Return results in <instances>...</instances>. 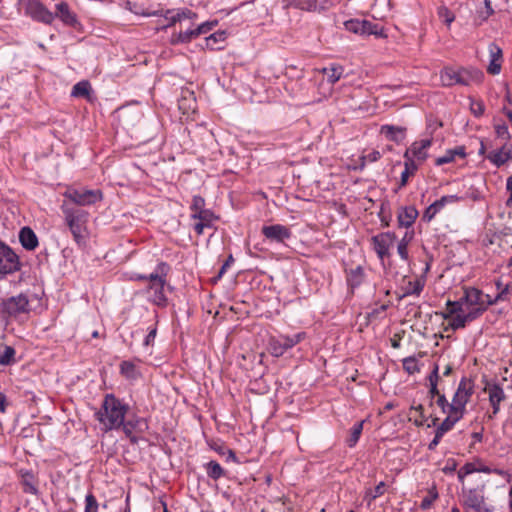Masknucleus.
I'll return each mask as SVG.
<instances>
[{"instance_id": "obj_1", "label": "nucleus", "mask_w": 512, "mask_h": 512, "mask_svg": "<svg viewBox=\"0 0 512 512\" xmlns=\"http://www.w3.org/2000/svg\"><path fill=\"white\" fill-rule=\"evenodd\" d=\"M129 411V405L114 394H106L95 418L104 432L119 430Z\"/></svg>"}, {"instance_id": "obj_2", "label": "nucleus", "mask_w": 512, "mask_h": 512, "mask_svg": "<svg viewBox=\"0 0 512 512\" xmlns=\"http://www.w3.org/2000/svg\"><path fill=\"white\" fill-rule=\"evenodd\" d=\"M65 224L68 226L74 241L79 246L86 244L89 237V213L83 209L70 206L64 202L61 206Z\"/></svg>"}, {"instance_id": "obj_3", "label": "nucleus", "mask_w": 512, "mask_h": 512, "mask_svg": "<svg viewBox=\"0 0 512 512\" xmlns=\"http://www.w3.org/2000/svg\"><path fill=\"white\" fill-rule=\"evenodd\" d=\"M170 266L166 262H159L155 270L149 274L146 293L148 300L160 307L167 305V297L165 294V286L167 285V276Z\"/></svg>"}, {"instance_id": "obj_4", "label": "nucleus", "mask_w": 512, "mask_h": 512, "mask_svg": "<svg viewBox=\"0 0 512 512\" xmlns=\"http://www.w3.org/2000/svg\"><path fill=\"white\" fill-rule=\"evenodd\" d=\"M484 74L476 68H454L445 67L440 71V80L443 86L454 85L469 86L473 83H481Z\"/></svg>"}, {"instance_id": "obj_5", "label": "nucleus", "mask_w": 512, "mask_h": 512, "mask_svg": "<svg viewBox=\"0 0 512 512\" xmlns=\"http://www.w3.org/2000/svg\"><path fill=\"white\" fill-rule=\"evenodd\" d=\"M474 387V382L471 379L463 377L460 380L452 398L450 407L451 412L462 417L464 416L466 412V405L474 393Z\"/></svg>"}, {"instance_id": "obj_6", "label": "nucleus", "mask_w": 512, "mask_h": 512, "mask_svg": "<svg viewBox=\"0 0 512 512\" xmlns=\"http://www.w3.org/2000/svg\"><path fill=\"white\" fill-rule=\"evenodd\" d=\"M484 485L476 488H462L461 502L462 505L475 512H492V507H489L485 502Z\"/></svg>"}, {"instance_id": "obj_7", "label": "nucleus", "mask_w": 512, "mask_h": 512, "mask_svg": "<svg viewBox=\"0 0 512 512\" xmlns=\"http://www.w3.org/2000/svg\"><path fill=\"white\" fill-rule=\"evenodd\" d=\"M64 197L79 206H90L102 200L103 195L99 189H75L70 188L64 193Z\"/></svg>"}, {"instance_id": "obj_8", "label": "nucleus", "mask_w": 512, "mask_h": 512, "mask_svg": "<svg viewBox=\"0 0 512 512\" xmlns=\"http://www.w3.org/2000/svg\"><path fill=\"white\" fill-rule=\"evenodd\" d=\"M0 310L10 317L28 313L30 311L29 299L25 294L9 297L0 303Z\"/></svg>"}, {"instance_id": "obj_9", "label": "nucleus", "mask_w": 512, "mask_h": 512, "mask_svg": "<svg viewBox=\"0 0 512 512\" xmlns=\"http://www.w3.org/2000/svg\"><path fill=\"white\" fill-rule=\"evenodd\" d=\"M305 337H306L305 332H299L292 336L280 335L277 338H272L269 343L271 354L275 357H280L288 349L293 348L295 345H297L302 340H304Z\"/></svg>"}, {"instance_id": "obj_10", "label": "nucleus", "mask_w": 512, "mask_h": 512, "mask_svg": "<svg viewBox=\"0 0 512 512\" xmlns=\"http://www.w3.org/2000/svg\"><path fill=\"white\" fill-rule=\"evenodd\" d=\"M395 241L396 235L391 231L379 233L371 238L373 250L381 261L390 257V248Z\"/></svg>"}, {"instance_id": "obj_11", "label": "nucleus", "mask_w": 512, "mask_h": 512, "mask_svg": "<svg viewBox=\"0 0 512 512\" xmlns=\"http://www.w3.org/2000/svg\"><path fill=\"white\" fill-rule=\"evenodd\" d=\"M19 269V257L8 245L0 241V274H12Z\"/></svg>"}, {"instance_id": "obj_12", "label": "nucleus", "mask_w": 512, "mask_h": 512, "mask_svg": "<svg viewBox=\"0 0 512 512\" xmlns=\"http://www.w3.org/2000/svg\"><path fill=\"white\" fill-rule=\"evenodd\" d=\"M462 297L465 303L466 312L469 314H475V319L484 313V310L481 308L483 304V291L475 287H467L464 289Z\"/></svg>"}, {"instance_id": "obj_13", "label": "nucleus", "mask_w": 512, "mask_h": 512, "mask_svg": "<svg viewBox=\"0 0 512 512\" xmlns=\"http://www.w3.org/2000/svg\"><path fill=\"white\" fill-rule=\"evenodd\" d=\"M25 14L44 24H51L55 19L54 13L48 10L39 0H27Z\"/></svg>"}, {"instance_id": "obj_14", "label": "nucleus", "mask_w": 512, "mask_h": 512, "mask_svg": "<svg viewBox=\"0 0 512 512\" xmlns=\"http://www.w3.org/2000/svg\"><path fill=\"white\" fill-rule=\"evenodd\" d=\"M120 429H122L123 433L129 439L131 444H137L139 442V437L136 434H142L147 431L148 423L144 418L134 416L127 421L124 420Z\"/></svg>"}, {"instance_id": "obj_15", "label": "nucleus", "mask_w": 512, "mask_h": 512, "mask_svg": "<svg viewBox=\"0 0 512 512\" xmlns=\"http://www.w3.org/2000/svg\"><path fill=\"white\" fill-rule=\"evenodd\" d=\"M345 29L359 35H382L378 25L367 20L350 19L344 22Z\"/></svg>"}, {"instance_id": "obj_16", "label": "nucleus", "mask_w": 512, "mask_h": 512, "mask_svg": "<svg viewBox=\"0 0 512 512\" xmlns=\"http://www.w3.org/2000/svg\"><path fill=\"white\" fill-rule=\"evenodd\" d=\"M261 232L267 240L275 243H285L292 235L291 230L281 224L263 226Z\"/></svg>"}, {"instance_id": "obj_17", "label": "nucleus", "mask_w": 512, "mask_h": 512, "mask_svg": "<svg viewBox=\"0 0 512 512\" xmlns=\"http://www.w3.org/2000/svg\"><path fill=\"white\" fill-rule=\"evenodd\" d=\"M432 145L431 139H421L419 141H415L411 144V146L405 151L403 157L404 158H412L420 163H423L428 157V150Z\"/></svg>"}, {"instance_id": "obj_18", "label": "nucleus", "mask_w": 512, "mask_h": 512, "mask_svg": "<svg viewBox=\"0 0 512 512\" xmlns=\"http://www.w3.org/2000/svg\"><path fill=\"white\" fill-rule=\"evenodd\" d=\"M486 158L497 168L512 160V143H502L499 148L490 151Z\"/></svg>"}, {"instance_id": "obj_19", "label": "nucleus", "mask_w": 512, "mask_h": 512, "mask_svg": "<svg viewBox=\"0 0 512 512\" xmlns=\"http://www.w3.org/2000/svg\"><path fill=\"white\" fill-rule=\"evenodd\" d=\"M460 197L457 195H445L439 200L430 204L423 213V220L430 222L447 204L458 202Z\"/></svg>"}, {"instance_id": "obj_20", "label": "nucleus", "mask_w": 512, "mask_h": 512, "mask_svg": "<svg viewBox=\"0 0 512 512\" xmlns=\"http://www.w3.org/2000/svg\"><path fill=\"white\" fill-rule=\"evenodd\" d=\"M489 51V64L487 72L491 75H498L501 72L503 53L502 49L494 42L488 45Z\"/></svg>"}, {"instance_id": "obj_21", "label": "nucleus", "mask_w": 512, "mask_h": 512, "mask_svg": "<svg viewBox=\"0 0 512 512\" xmlns=\"http://www.w3.org/2000/svg\"><path fill=\"white\" fill-rule=\"evenodd\" d=\"M197 17L196 13L188 8L181 9H167L163 14V18L168 21L166 27L172 26L177 22H181L185 19L193 20Z\"/></svg>"}, {"instance_id": "obj_22", "label": "nucleus", "mask_w": 512, "mask_h": 512, "mask_svg": "<svg viewBox=\"0 0 512 512\" xmlns=\"http://www.w3.org/2000/svg\"><path fill=\"white\" fill-rule=\"evenodd\" d=\"M56 13L54 14L55 18H59L63 24L75 27L78 24L77 16L74 12L71 11L69 5L62 1L55 6Z\"/></svg>"}, {"instance_id": "obj_23", "label": "nucleus", "mask_w": 512, "mask_h": 512, "mask_svg": "<svg viewBox=\"0 0 512 512\" xmlns=\"http://www.w3.org/2000/svg\"><path fill=\"white\" fill-rule=\"evenodd\" d=\"M418 217V210L414 206L401 207L397 213L399 227H411Z\"/></svg>"}, {"instance_id": "obj_24", "label": "nucleus", "mask_w": 512, "mask_h": 512, "mask_svg": "<svg viewBox=\"0 0 512 512\" xmlns=\"http://www.w3.org/2000/svg\"><path fill=\"white\" fill-rule=\"evenodd\" d=\"M191 218L194 220H198L194 224V230L198 235H202L204 233L205 228H211L214 220V215L211 211L202 212L201 214H191Z\"/></svg>"}, {"instance_id": "obj_25", "label": "nucleus", "mask_w": 512, "mask_h": 512, "mask_svg": "<svg viewBox=\"0 0 512 512\" xmlns=\"http://www.w3.org/2000/svg\"><path fill=\"white\" fill-rule=\"evenodd\" d=\"M19 241L26 250H34L38 246V238L30 227H23L19 232Z\"/></svg>"}, {"instance_id": "obj_26", "label": "nucleus", "mask_w": 512, "mask_h": 512, "mask_svg": "<svg viewBox=\"0 0 512 512\" xmlns=\"http://www.w3.org/2000/svg\"><path fill=\"white\" fill-rule=\"evenodd\" d=\"M405 128L394 126V125H382L380 128V132L384 135L388 140L394 141L396 143H400L405 138Z\"/></svg>"}, {"instance_id": "obj_27", "label": "nucleus", "mask_w": 512, "mask_h": 512, "mask_svg": "<svg viewBox=\"0 0 512 512\" xmlns=\"http://www.w3.org/2000/svg\"><path fill=\"white\" fill-rule=\"evenodd\" d=\"M346 280L349 288H358L365 280V273L362 266H357L346 271Z\"/></svg>"}, {"instance_id": "obj_28", "label": "nucleus", "mask_w": 512, "mask_h": 512, "mask_svg": "<svg viewBox=\"0 0 512 512\" xmlns=\"http://www.w3.org/2000/svg\"><path fill=\"white\" fill-rule=\"evenodd\" d=\"M71 96L75 98H85L92 101V86L89 81L82 80L77 82L71 90Z\"/></svg>"}, {"instance_id": "obj_29", "label": "nucleus", "mask_w": 512, "mask_h": 512, "mask_svg": "<svg viewBox=\"0 0 512 512\" xmlns=\"http://www.w3.org/2000/svg\"><path fill=\"white\" fill-rule=\"evenodd\" d=\"M466 308L465 303L463 301V297H461L457 301L448 300L446 302V311L442 313V317L447 320L449 317H452L456 314H465Z\"/></svg>"}, {"instance_id": "obj_30", "label": "nucleus", "mask_w": 512, "mask_h": 512, "mask_svg": "<svg viewBox=\"0 0 512 512\" xmlns=\"http://www.w3.org/2000/svg\"><path fill=\"white\" fill-rule=\"evenodd\" d=\"M456 156L464 158L466 156L465 148L463 146L456 147L454 149L447 150L444 155L438 157L435 161L437 166L451 163L455 160Z\"/></svg>"}, {"instance_id": "obj_31", "label": "nucleus", "mask_w": 512, "mask_h": 512, "mask_svg": "<svg viewBox=\"0 0 512 512\" xmlns=\"http://www.w3.org/2000/svg\"><path fill=\"white\" fill-rule=\"evenodd\" d=\"M321 72L327 77V81L333 85L342 78L344 67L339 64H331L328 67L322 68Z\"/></svg>"}, {"instance_id": "obj_32", "label": "nucleus", "mask_w": 512, "mask_h": 512, "mask_svg": "<svg viewBox=\"0 0 512 512\" xmlns=\"http://www.w3.org/2000/svg\"><path fill=\"white\" fill-rule=\"evenodd\" d=\"M120 373L128 380H137L140 376V370L133 361H122L120 364Z\"/></svg>"}, {"instance_id": "obj_33", "label": "nucleus", "mask_w": 512, "mask_h": 512, "mask_svg": "<svg viewBox=\"0 0 512 512\" xmlns=\"http://www.w3.org/2000/svg\"><path fill=\"white\" fill-rule=\"evenodd\" d=\"M447 320H449V326L452 330H458L464 328L468 322L475 320V314H469L468 312L465 314H456L449 317Z\"/></svg>"}, {"instance_id": "obj_34", "label": "nucleus", "mask_w": 512, "mask_h": 512, "mask_svg": "<svg viewBox=\"0 0 512 512\" xmlns=\"http://www.w3.org/2000/svg\"><path fill=\"white\" fill-rule=\"evenodd\" d=\"M413 238L414 231H406L402 239L398 242L397 253L399 254L400 258L404 261H407L409 259L408 245Z\"/></svg>"}, {"instance_id": "obj_35", "label": "nucleus", "mask_w": 512, "mask_h": 512, "mask_svg": "<svg viewBox=\"0 0 512 512\" xmlns=\"http://www.w3.org/2000/svg\"><path fill=\"white\" fill-rule=\"evenodd\" d=\"M197 37L198 36L195 31V28L187 29L185 31H181L179 33L172 34V36L170 38V43L173 45L189 43Z\"/></svg>"}, {"instance_id": "obj_36", "label": "nucleus", "mask_w": 512, "mask_h": 512, "mask_svg": "<svg viewBox=\"0 0 512 512\" xmlns=\"http://www.w3.org/2000/svg\"><path fill=\"white\" fill-rule=\"evenodd\" d=\"M21 482H22V485H23V491L25 493H29V494H37L38 493V489L35 485V479H34V475L32 472L30 471H25L22 473L21 475Z\"/></svg>"}, {"instance_id": "obj_37", "label": "nucleus", "mask_w": 512, "mask_h": 512, "mask_svg": "<svg viewBox=\"0 0 512 512\" xmlns=\"http://www.w3.org/2000/svg\"><path fill=\"white\" fill-rule=\"evenodd\" d=\"M488 393L489 402H502L505 399V393L499 384H488L485 387Z\"/></svg>"}, {"instance_id": "obj_38", "label": "nucleus", "mask_w": 512, "mask_h": 512, "mask_svg": "<svg viewBox=\"0 0 512 512\" xmlns=\"http://www.w3.org/2000/svg\"><path fill=\"white\" fill-rule=\"evenodd\" d=\"M425 281L423 279H416L415 281H409L404 288V294L400 297H406L410 295L419 296L423 291Z\"/></svg>"}, {"instance_id": "obj_39", "label": "nucleus", "mask_w": 512, "mask_h": 512, "mask_svg": "<svg viewBox=\"0 0 512 512\" xmlns=\"http://www.w3.org/2000/svg\"><path fill=\"white\" fill-rule=\"evenodd\" d=\"M206 473L209 478L218 480L225 475L224 469L216 461H210L205 464Z\"/></svg>"}, {"instance_id": "obj_40", "label": "nucleus", "mask_w": 512, "mask_h": 512, "mask_svg": "<svg viewBox=\"0 0 512 512\" xmlns=\"http://www.w3.org/2000/svg\"><path fill=\"white\" fill-rule=\"evenodd\" d=\"M364 421L357 422L353 425L350 430V435L346 440L347 445L352 448L354 447L362 434Z\"/></svg>"}, {"instance_id": "obj_41", "label": "nucleus", "mask_w": 512, "mask_h": 512, "mask_svg": "<svg viewBox=\"0 0 512 512\" xmlns=\"http://www.w3.org/2000/svg\"><path fill=\"white\" fill-rule=\"evenodd\" d=\"M15 349L12 346L1 345L0 346V365H10L14 361Z\"/></svg>"}, {"instance_id": "obj_42", "label": "nucleus", "mask_w": 512, "mask_h": 512, "mask_svg": "<svg viewBox=\"0 0 512 512\" xmlns=\"http://www.w3.org/2000/svg\"><path fill=\"white\" fill-rule=\"evenodd\" d=\"M463 417L459 416L453 412L450 411V413L447 415V417L442 421V423L438 426L441 431H443L445 434L453 429L455 424L460 421Z\"/></svg>"}, {"instance_id": "obj_43", "label": "nucleus", "mask_w": 512, "mask_h": 512, "mask_svg": "<svg viewBox=\"0 0 512 512\" xmlns=\"http://www.w3.org/2000/svg\"><path fill=\"white\" fill-rule=\"evenodd\" d=\"M403 369L410 375L420 372V366L415 356H409L402 360Z\"/></svg>"}, {"instance_id": "obj_44", "label": "nucleus", "mask_w": 512, "mask_h": 512, "mask_svg": "<svg viewBox=\"0 0 512 512\" xmlns=\"http://www.w3.org/2000/svg\"><path fill=\"white\" fill-rule=\"evenodd\" d=\"M225 39H226V32H224V31L215 32L206 38V46L212 50L219 49V47H216L215 45L217 43L224 42Z\"/></svg>"}, {"instance_id": "obj_45", "label": "nucleus", "mask_w": 512, "mask_h": 512, "mask_svg": "<svg viewBox=\"0 0 512 512\" xmlns=\"http://www.w3.org/2000/svg\"><path fill=\"white\" fill-rule=\"evenodd\" d=\"M495 133L498 139L502 141V143H511V134L509 132L508 126L506 124H496L494 126Z\"/></svg>"}, {"instance_id": "obj_46", "label": "nucleus", "mask_w": 512, "mask_h": 512, "mask_svg": "<svg viewBox=\"0 0 512 512\" xmlns=\"http://www.w3.org/2000/svg\"><path fill=\"white\" fill-rule=\"evenodd\" d=\"M190 209L192 211V214H201L202 212L210 211L208 209H205V200L199 195L193 196Z\"/></svg>"}, {"instance_id": "obj_47", "label": "nucleus", "mask_w": 512, "mask_h": 512, "mask_svg": "<svg viewBox=\"0 0 512 512\" xmlns=\"http://www.w3.org/2000/svg\"><path fill=\"white\" fill-rule=\"evenodd\" d=\"M385 483L380 482L374 489H370L366 492L365 498L369 500V503L379 498L384 494Z\"/></svg>"}, {"instance_id": "obj_48", "label": "nucleus", "mask_w": 512, "mask_h": 512, "mask_svg": "<svg viewBox=\"0 0 512 512\" xmlns=\"http://www.w3.org/2000/svg\"><path fill=\"white\" fill-rule=\"evenodd\" d=\"M470 110L475 117H480L485 112V105L481 100H471Z\"/></svg>"}, {"instance_id": "obj_49", "label": "nucleus", "mask_w": 512, "mask_h": 512, "mask_svg": "<svg viewBox=\"0 0 512 512\" xmlns=\"http://www.w3.org/2000/svg\"><path fill=\"white\" fill-rule=\"evenodd\" d=\"M84 512H98V502L95 496L91 493L85 497V511Z\"/></svg>"}, {"instance_id": "obj_50", "label": "nucleus", "mask_w": 512, "mask_h": 512, "mask_svg": "<svg viewBox=\"0 0 512 512\" xmlns=\"http://www.w3.org/2000/svg\"><path fill=\"white\" fill-rule=\"evenodd\" d=\"M438 498V492L435 488L431 489L429 491V495L423 498L421 501L420 507L423 510L429 509L432 505V503Z\"/></svg>"}, {"instance_id": "obj_51", "label": "nucleus", "mask_w": 512, "mask_h": 512, "mask_svg": "<svg viewBox=\"0 0 512 512\" xmlns=\"http://www.w3.org/2000/svg\"><path fill=\"white\" fill-rule=\"evenodd\" d=\"M422 163L413 160L412 158H404V170L414 175Z\"/></svg>"}, {"instance_id": "obj_52", "label": "nucleus", "mask_w": 512, "mask_h": 512, "mask_svg": "<svg viewBox=\"0 0 512 512\" xmlns=\"http://www.w3.org/2000/svg\"><path fill=\"white\" fill-rule=\"evenodd\" d=\"M217 23H218L217 21H207V22H204V23L198 25L195 28L197 36L199 37L202 34L208 33L217 25Z\"/></svg>"}, {"instance_id": "obj_53", "label": "nucleus", "mask_w": 512, "mask_h": 512, "mask_svg": "<svg viewBox=\"0 0 512 512\" xmlns=\"http://www.w3.org/2000/svg\"><path fill=\"white\" fill-rule=\"evenodd\" d=\"M436 403L441 408L443 413H450L451 403L448 402L444 394L439 395Z\"/></svg>"}, {"instance_id": "obj_54", "label": "nucleus", "mask_w": 512, "mask_h": 512, "mask_svg": "<svg viewBox=\"0 0 512 512\" xmlns=\"http://www.w3.org/2000/svg\"><path fill=\"white\" fill-rule=\"evenodd\" d=\"M510 293V287L509 285H505L504 287L499 290L497 295L494 297V301H497V303L506 301L508 299V295Z\"/></svg>"}, {"instance_id": "obj_55", "label": "nucleus", "mask_w": 512, "mask_h": 512, "mask_svg": "<svg viewBox=\"0 0 512 512\" xmlns=\"http://www.w3.org/2000/svg\"><path fill=\"white\" fill-rule=\"evenodd\" d=\"M439 16L444 19L447 25H450L454 21V15L446 7L439 10Z\"/></svg>"}, {"instance_id": "obj_56", "label": "nucleus", "mask_w": 512, "mask_h": 512, "mask_svg": "<svg viewBox=\"0 0 512 512\" xmlns=\"http://www.w3.org/2000/svg\"><path fill=\"white\" fill-rule=\"evenodd\" d=\"M506 191L509 193V196L505 201V205L512 208V174L506 179Z\"/></svg>"}, {"instance_id": "obj_57", "label": "nucleus", "mask_w": 512, "mask_h": 512, "mask_svg": "<svg viewBox=\"0 0 512 512\" xmlns=\"http://www.w3.org/2000/svg\"><path fill=\"white\" fill-rule=\"evenodd\" d=\"M482 301H483V304H482L481 308H482V310H484V312L488 309L489 306L497 304V301H494V297L490 296L489 294H485V293H483Z\"/></svg>"}, {"instance_id": "obj_58", "label": "nucleus", "mask_w": 512, "mask_h": 512, "mask_svg": "<svg viewBox=\"0 0 512 512\" xmlns=\"http://www.w3.org/2000/svg\"><path fill=\"white\" fill-rule=\"evenodd\" d=\"M429 384L436 383L438 384L439 380V366L437 364L434 365L433 370L428 376Z\"/></svg>"}, {"instance_id": "obj_59", "label": "nucleus", "mask_w": 512, "mask_h": 512, "mask_svg": "<svg viewBox=\"0 0 512 512\" xmlns=\"http://www.w3.org/2000/svg\"><path fill=\"white\" fill-rule=\"evenodd\" d=\"M157 334V328L153 327L149 330L147 336L144 339V345L149 346L154 342V339Z\"/></svg>"}, {"instance_id": "obj_60", "label": "nucleus", "mask_w": 512, "mask_h": 512, "mask_svg": "<svg viewBox=\"0 0 512 512\" xmlns=\"http://www.w3.org/2000/svg\"><path fill=\"white\" fill-rule=\"evenodd\" d=\"M233 262V257L232 255H230L228 257V259L223 263L221 269L219 270V273L217 275V279H220L224 273L226 272L227 268L231 265V263Z\"/></svg>"}, {"instance_id": "obj_61", "label": "nucleus", "mask_w": 512, "mask_h": 512, "mask_svg": "<svg viewBox=\"0 0 512 512\" xmlns=\"http://www.w3.org/2000/svg\"><path fill=\"white\" fill-rule=\"evenodd\" d=\"M462 468H463L464 474L470 475L474 472H478V470H477L478 466H476L474 463H466Z\"/></svg>"}, {"instance_id": "obj_62", "label": "nucleus", "mask_w": 512, "mask_h": 512, "mask_svg": "<svg viewBox=\"0 0 512 512\" xmlns=\"http://www.w3.org/2000/svg\"><path fill=\"white\" fill-rule=\"evenodd\" d=\"M125 7L127 10L134 13L135 15H141V13H144L143 9H139L135 4L131 2H127Z\"/></svg>"}, {"instance_id": "obj_63", "label": "nucleus", "mask_w": 512, "mask_h": 512, "mask_svg": "<svg viewBox=\"0 0 512 512\" xmlns=\"http://www.w3.org/2000/svg\"><path fill=\"white\" fill-rule=\"evenodd\" d=\"M318 0H308L306 3V6H303V9H306L308 11H316L318 9Z\"/></svg>"}, {"instance_id": "obj_64", "label": "nucleus", "mask_w": 512, "mask_h": 512, "mask_svg": "<svg viewBox=\"0 0 512 512\" xmlns=\"http://www.w3.org/2000/svg\"><path fill=\"white\" fill-rule=\"evenodd\" d=\"M410 176H412L410 173H408L407 171L403 170V172L401 173V178H400V184H399L400 188H402V187L407 185L408 179H409Z\"/></svg>"}]
</instances>
